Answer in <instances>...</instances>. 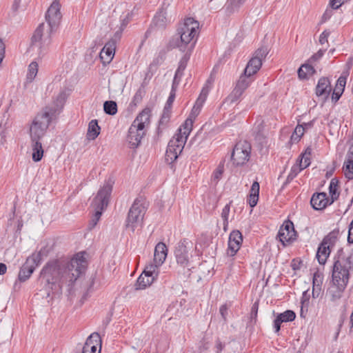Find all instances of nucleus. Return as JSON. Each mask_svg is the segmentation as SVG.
I'll use <instances>...</instances> for the list:
<instances>
[{
	"label": "nucleus",
	"instance_id": "1",
	"mask_svg": "<svg viewBox=\"0 0 353 353\" xmlns=\"http://www.w3.org/2000/svg\"><path fill=\"white\" fill-rule=\"evenodd\" d=\"M61 5L54 0L46 14L47 23H41L34 30L31 38L30 49L36 51L39 56L43 55L51 43V35L58 28L62 14L60 12Z\"/></svg>",
	"mask_w": 353,
	"mask_h": 353
},
{
	"label": "nucleus",
	"instance_id": "2",
	"mask_svg": "<svg viewBox=\"0 0 353 353\" xmlns=\"http://www.w3.org/2000/svg\"><path fill=\"white\" fill-rule=\"evenodd\" d=\"M38 283L41 288V290H44L47 296L61 294L64 283H67L68 287L72 286L69 285L68 272L65 264L59 259L46 263L40 272Z\"/></svg>",
	"mask_w": 353,
	"mask_h": 353
},
{
	"label": "nucleus",
	"instance_id": "3",
	"mask_svg": "<svg viewBox=\"0 0 353 353\" xmlns=\"http://www.w3.org/2000/svg\"><path fill=\"white\" fill-rule=\"evenodd\" d=\"M199 27V22L194 18H186L177 28V37H173L169 41L167 45L168 50L179 48L181 51H185V47L198 36Z\"/></svg>",
	"mask_w": 353,
	"mask_h": 353
},
{
	"label": "nucleus",
	"instance_id": "4",
	"mask_svg": "<svg viewBox=\"0 0 353 353\" xmlns=\"http://www.w3.org/2000/svg\"><path fill=\"white\" fill-rule=\"evenodd\" d=\"M151 110L144 108L136 117L128 130L127 142L130 148H137L146 134L145 128L150 123Z\"/></svg>",
	"mask_w": 353,
	"mask_h": 353
},
{
	"label": "nucleus",
	"instance_id": "5",
	"mask_svg": "<svg viewBox=\"0 0 353 353\" xmlns=\"http://www.w3.org/2000/svg\"><path fill=\"white\" fill-rule=\"evenodd\" d=\"M55 111L51 108H43L37 114L29 125L30 139H41L45 136L50 124L56 119Z\"/></svg>",
	"mask_w": 353,
	"mask_h": 353
},
{
	"label": "nucleus",
	"instance_id": "6",
	"mask_svg": "<svg viewBox=\"0 0 353 353\" xmlns=\"http://www.w3.org/2000/svg\"><path fill=\"white\" fill-rule=\"evenodd\" d=\"M332 270V283H340L347 285L350 280V271L353 268V250L347 257L334 259Z\"/></svg>",
	"mask_w": 353,
	"mask_h": 353
},
{
	"label": "nucleus",
	"instance_id": "7",
	"mask_svg": "<svg viewBox=\"0 0 353 353\" xmlns=\"http://www.w3.org/2000/svg\"><path fill=\"white\" fill-rule=\"evenodd\" d=\"M147 208L143 196H139L134 200L128 214L125 225L127 229L134 232L137 227L141 225Z\"/></svg>",
	"mask_w": 353,
	"mask_h": 353
},
{
	"label": "nucleus",
	"instance_id": "8",
	"mask_svg": "<svg viewBox=\"0 0 353 353\" xmlns=\"http://www.w3.org/2000/svg\"><path fill=\"white\" fill-rule=\"evenodd\" d=\"M86 261L83 252L77 253L65 264L68 272L69 285H72L85 270Z\"/></svg>",
	"mask_w": 353,
	"mask_h": 353
},
{
	"label": "nucleus",
	"instance_id": "9",
	"mask_svg": "<svg viewBox=\"0 0 353 353\" xmlns=\"http://www.w3.org/2000/svg\"><path fill=\"white\" fill-rule=\"evenodd\" d=\"M251 145L246 141H241L234 145L231 154V160L236 166L244 165L250 157Z\"/></svg>",
	"mask_w": 353,
	"mask_h": 353
},
{
	"label": "nucleus",
	"instance_id": "10",
	"mask_svg": "<svg viewBox=\"0 0 353 353\" xmlns=\"http://www.w3.org/2000/svg\"><path fill=\"white\" fill-rule=\"evenodd\" d=\"M112 190V185L110 183H105L103 186L98 191L97 195L94 197L91 207L94 212L99 211L102 213L104 209L108 205L109 199Z\"/></svg>",
	"mask_w": 353,
	"mask_h": 353
},
{
	"label": "nucleus",
	"instance_id": "11",
	"mask_svg": "<svg viewBox=\"0 0 353 353\" xmlns=\"http://www.w3.org/2000/svg\"><path fill=\"white\" fill-rule=\"evenodd\" d=\"M192 129V121L191 119H187L182 126L179 129V133L173 137L170 141H175L172 145L174 150L173 152H176V154L179 155L184 147L188 137Z\"/></svg>",
	"mask_w": 353,
	"mask_h": 353
},
{
	"label": "nucleus",
	"instance_id": "12",
	"mask_svg": "<svg viewBox=\"0 0 353 353\" xmlns=\"http://www.w3.org/2000/svg\"><path fill=\"white\" fill-rule=\"evenodd\" d=\"M268 54L267 47H261L255 51L253 57L248 61L245 68V74L253 75L256 74L262 65L263 59Z\"/></svg>",
	"mask_w": 353,
	"mask_h": 353
},
{
	"label": "nucleus",
	"instance_id": "13",
	"mask_svg": "<svg viewBox=\"0 0 353 353\" xmlns=\"http://www.w3.org/2000/svg\"><path fill=\"white\" fill-rule=\"evenodd\" d=\"M251 76L252 75L245 74V72L242 75H241L239 79L237 81L236 87L230 95L231 102L236 101L241 96L245 90L248 87L252 81V80L250 79Z\"/></svg>",
	"mask_w": 353,
	"mask_h": 353
},
{
	"label": "nucleus",
	"instance_id": "14",
	"mask_svg": "<svg viewBox=\"0 0 353 353\" xmlns=\"http://www.w3.org/2000/svg\"><path fill=\"white\" fill-rule=\"evenodd\" d=\"M187 241L183 239L176 245L174 251L176 260L178 264L185 268L188 267L189 257L188 250L187 248Z\"/></svg>",
	"mask_w": 353,
	"mask_h": 353
},
{
	"label": "nucleus",
	"instance_id": "15",
	"mask_svg": "<svg viewBox=\"0 0 353 353\" xmlns=\"http://www.w3.org/2000/svg\"><path fill=\"white\" fill-rule=\"evenodd\" d=\"M243 236L239 230L232 231L229 236L228 254L234 256L241 248Z\"/></svg>",
	"mask_w": 353,
	"mask_h": 353
},
{
	"label": "nucleus",
	"instance_id": "16",
	"mask_svg": "<svg viewBox=\"0 0 353 353\" xmlns=\"http://www.w3.org/2000/svg\"><path fill=\"white\" fill-rule=\"evenodd\" d=\"M330 202L325 192L314 193L310 200V204L315 210H323L328 205H331Z\"/></svg>",
	"mask_w": 353,
	"mask_h": 353
},
{
	"label": "nucleus",
	"instance_id": "17",
	"mask_svg": "<svg viewBox=\"0 0 353 353\" xmlns=\"http://www.w3.org/2000/svg\"><path fill=\"white\" fill-rule=\"evenodd\" d=\"M98 345L101 347V337L97 332H94L88 337L82 349L90 353H98ZM99 350H101V347Z\"/></svg>",
	"mask_w": 353,
	"mask_h": 353
},
{
	"label": "nucleus",
	"instance_id": "18",
	"mask_svg": "<svg viewBox=\"0 0 353 353\" xmlns=\"http://www.w3.org/2000/svg\"><path fill=\"white\" fill-rule=\"evenodd\" d=\"M34 271V267L30 266V265H27V262L26 261L20 268L18 274V281H17L14 285V289H19L20 283L26 281L30 277Z\"/></svg>",
	"mask_w": 353,
	"mask_h": 353
},
{
	"label": "nucleus",
	"instance_id": "19",
	"mask_svg": "<svg viewBox=\"0 0 353 353\" xmlns=\"http://www.w3.org/2000/svg\"><path fill=\"white\" fill-rule=\"evenodd\" d=\"M332 90L329 79L326 77H321L316 87V94L318 97H323L326 99Z\"/></svg>",
	"mask_w": 353,
	"mask_h": 353
},
{
	"label": "nucleus",
	"instance_id": "20",
	"mask_svg": "<svg viewBox=\"0 0 353 353\" xmlns=\"http://www.w3.org/2000/svg\"><path fill=\"white\" fill-rule=\"evenodd\" d=\"M347 285H343L340 283H332V285L327 290V294L330 297L332 302L339 301L343 295Z\"/></svg>",
	"mask_w": 353,
	"mask_h": 353
},
{
	"label": "nucleus",
	"instance_id": "21",
	"mask_svg": "<svg viewBox=\"0 0 353 353\" xmlns=\"http://www.w3.org/2000/svg\"><path fill=\"white\" fill-rule=\"evenodd\" d=\"M168 254V248L164 243L159 242L154 248V262L162 265Z\"/></svg>",
	"mask_w": 353,
	"mask_h": 353
},
{
	"label": "nucleus",
	"instance_id": "22",
	"mask_svg": "<svg viewBox=\"0 0 353 353\" xmlns=\"http://www.w3.org/2000/svg\"><path fill=\"white\" fill-rule=\"evenodd\" d=\"M67 94L65 91H61L53 103L50 105L46 106L45 108H51L54 109L55 111V118L57 119L58 114L60 113L63 104L67 99Z\"/></svg>",
	"mask_w": 353,
	"mask_h": 353
},
{
	"label": "nucleus",
	"instance_id": "23",
	"mask_svg": "<svg viewBox=\"0 0 353 353\" xmlns=\"http://www.w3.org/2000/svg\"><path fill=\"white\" fill-rule=\"evenodd\" d=\"M31 148L32 150V160L34 162H39L43 156V149L42 147L41 139H30Z\"/></svg>",
	"mask_w": 353,
	"mask_h": 353
},
{
	"label": "nucleus",
	"instance_id": "24",
	"mask_svg": "<svg viewBox=\"0 0 353 353\" xmlns=\"http://www.w3.org/2000/svg\"><path fill=\"white\" fill-rule=\"evenodd\" d=\"M330 253L331 248L321 242L317 249L316 254L318 262L321 265H324L326 263L327 259L329 257Z\"/></svg>",
	"mask_w": 353,
	"mask_h": 353
},
{
	"label": "nucleus",
	"instance_id": "25",
	"mask_svg": "<svg viewBox=\"0 0 353 353\" xmlns=\"http://www.w3.org/2000/svg\"><path fill=\"white\" fill-rule=\"evenodd\" d=\"M259 183L257 181H254L251 186L248 198V203L251 208H254L257 204L259 196Z\"/></svg>",
	"mask_w": 353,
	"mask_h": 353
},
{
	"label": "nucleus",
	"instance_id": "26",
	"mask_svg": "<svg viewBox=\"0 0 353 353\" xmlns=\"http://www.w3.org/2000/svg\"><path fill=\"white\" fill-rule=\"evenodd\" d=\"M165 59V52L161 51L159 55L155 57L152 62L150 64L148 67V71L145 74V79H150L154 71L157 69L159 65L161 64Z\"/></svg>",
	"mask_w": 353,
	"mask_h": 353
},
{
	"label": "nucleus",
	"instance_id": "27",
	"mask_svg": "<svg viewBox=\"0 0 353 353\" xmlns=\"http://www.w3.org/2000/svg\"><path fill=\"white\" fill-rule=\"evenodd\" d=\"M296 236V232L295 230H290V232H284L281 230H279L277 238H279V241L285 246L288 243L292 242Z\"/></svg>",
	"mask_w": 353,
	"mask_h": 353
},
{
	"label": "nucleus",
	"instance_id": "28",
	"mask_svg": "<svg viewBox=\"0 0 353 353\" xmlns=\"http://www.w3.org/2000/svg\"><path fill=\"white\" fill-rule=\"evenodd\" d=\"M101 128L98 125V121L96 119L92 120L88 125L87 132L88 139L90 140H94L100 133Z\"/></svg>",
	"mask_w": 353,
	"mask_h": 353
},
{
	"label": "nucleus",
	"instance_id": "29",
	"mask_svg": "<svg viewBox=\"0 0 353 353\" xmlns=\"http://www.w3.org/2000/svg\"><path fill=\"white\" fill-rule=\"evenodd\" d=\"M339 234V230L338 228L334 229L332 231H331L330 233H328L323 238V239L321 242L323 243L324 244L327 245V246H329L330 248H332V247L334 246V245L337 241Z\"/></svg>",
	"mask_w": 353,
	"mask_h": 353
},
{
	"label": "nucleus",
	"instance_id": "30",
	"mask_svg": "<svg viewBox=\"0 0 353 353\" xmlns=\"http://www.w3.org/2000/svg\"><path fill=\"white\" fill-rule=\"evenodd\" d=\"M339 181L336 178L331 179L329 185V193L331 196L330 203L332 204L334 201L337 200L339 196V192H338Z\"/></svg>",
	"mask_w": 353,
	"mask_h": 353
},
{
	"label": "nucleus",
	"instance_id": "31",
	"mask_svg": "<svg viewBox=\"0 0 353 353\" xmlns=\"http://www.w3.org/2000/svg\"><path fill=\"white\" fill-rule=\"evenodd\" d=\"M298 76L301 79H305L307 75H312L315 72L314 68L309 64L302 65L298 70Z\"/></svg>",
	"mask_w": 353,
	"mask_h": 353
},
{
	"label": "nucleus",
	"instance_id": "32",
	"mask_svg": "<svg viewBox=\"0 0 353 353\" xmlns=\"http://www.w3.org/2000/svg\"><path fill=\"white\" fill-rule=\"evenodd\" d=\"M175 141H170L165 152V161L168 163H172L179 157L176 152H173V145Z\"/></svg>",
	"mask_w": 353,
	"mask_h": 353
},
{
	"label": "nucleus",
	"instance_id": "33",
	"mask_svg": "<svg viewBox=\"0 0 353 353\" xmlns=\"http://www.w3.org/2000/svg\"><path fill=\"white\" fill-rule=\"evenodd\" d=\"M167 12L164 8H162L154 16V23L157 26L159 27H164L167 19H166Z\"/></svg>",
	"mask_w": 353,
	"mask_h": 353
},
{
	"label": "nucleus",
	"instance_id": "34",
	"mask_svg": "<svg viewBox=\"0 0 353 353\" xmlns=\"http://www.w3.org/2000/svg\"><path fill=\"white\" fill-rule=\"evenodd\" d=\"M190 52H187L184 54V56L181 58V59L179 62V67L175 72L174 80L178 77H181L183 74V72L185 70V68H186L187 63L190 59Z\"/></svg>",
	"mask_w": 353,
	"mask_h": 353
},
{
	"label": "nucleus",
	"instance_id": "35",
	"mask_svg": "<svg viewBox=\"0 0 353 353\" xmlns=\"http://www.w3.org/2000/svg\"><path fill=\"white\" fill-rule=\"evenodd\" d=\"M152 283V279L147 278L141 274L137 279L135 288L136 290H142L150 286Z\"/></svg>",
	"mask_w": 353,
	"mask_h": 353
},
{
	"label": "nucleus",
	"instance_id": "36",
	"mask_svg": "<svg viewBox=\"0 0 353 353\" xmlns=\"http://www.w3.org/2000/svg\"><path fill=\"white\" fill-rule=\"evenodd\" d=\"M42 260L41 250L38 253H34L30 256L28 257L26 259L27 265H30V266H33L34 269L40 264Z\"/></svg>",
	"mask_w": 353,
	"mask_h": 353
},
{
	"label": "nucleus",
	"instance_id": "37",
	"mask_svg": "<svg viewBox=\"0 0 353 353\" xmlns=\"http://www.w3.org/2000/svg\"><path fill=\"white\" fill-rule=\"evenodd\" d=\"M103 110L105 114L114 115L117 112V104L114 101H106L103 103Z\"/></svg>",
	"mask_w": 353,
	"mask_h": 353
},
{
	"label": "nucleus",
	"instance_id": "38",
	"mask_svg": "<svg viewBox=\"0 0 353 353\" xmlns=\"http://www.w3.org/2000/svg\"><path fill=\"white\" fill-rule=\"evenodd\" d=\"M343 169L345 177L349 180H353V160L347 159Z\"/></svg>",
	"mask_w": 353,
	"mask_h": 353
},
{
	"label": "nucleus",
	"instance_id": "39",
	"mask_svg": "<svg viewBox=\"0 0 353 353\" xmlns=\"http://www.w3.org/2000/svg\"><path fill=\"white\" fill-rule=\"evenodd\" d=\"M276 317L281 320L282 323L291 322L295 319L296 314L294 311L288 310L284 312L279 314Z\"/></svg>",
	"mask_w": 353,
	"mask_h": 353
},
{
	"label": "nucleus",
	"instance_id": "40",
	"mask_svg": "<svg viewBox=\"0 0 353 353\" xmlns=\"http://www.w3.org/2000/svg\"><path fill=\"white\" fill-rule=\"evenodd\" d=\"M38 72V63L36 61H32L28 66V71L27 74V80L32 82Z\"/></svg>",
	"mask_w": 353,
	"mask_h": 353
},
{
	"label": "nucleus",
	"instance_id": "41",
	"mask_svg": "<svg viewBox=\"0 0 353 353\" xmlns=\"http://www.w3.org/2000/svg\"><path fill=\"white\" fill-rule=\"evenodd\" d=\"M301 170L302 169L298 165H294L287 176L283 185H286L287 184L290 183Z\"/></svg>",
	"mask_w": 353,
	"mask_h": 353
},
{
	"label": "nucleus",
	"instance_id": "42",
	"mask_svg": "<svg viewBox=\"0 0 353 353\" xmlns=\"http://www.w3.org/2000/svg\"><path fill=\"white\" fill-rule=\"evenodd\" d=\"M203 104L202 103L200 102V101H196L194 105L193 106L192 109V111H191V113L189 116V117L188 119H191L192 121H193V120L198 116V114H199L201 110V108L203 106Z\"/></svg>",
	"mask_w": 353,
	"mask_h": 353
},
{
	"label": "nucleus",
	"instance_id": "43",
	"mask_svg": "<svg viewBox=\"0 0 353 353\" xmlns=\"http://www.w3.org/2000/svg\"><path fill=\"white\" fill-rule=\"evenodd\" d=\"M114 54V51L109 50L108 48H103L100 52V57L101 59H108L107 61L110 62L112 59Z\"/></svg>",
	"mask_w": 353,
	"mask_h": 353
},
{
	"label": "nucleus",
	"instance_id": "44",
	"mask_svg": "<svg viewBox=\"0 0 353 353\" xmlns=\"http://www.w3.org/2000/svg\"><path fill=\"white\" fill-rule=\"evenodd\" d=\"M230 203L229 204H227L222 210V212H221V217L223 220V222H224V229L225 230V228L228 225V216H229V213H230Z\"/></svg>",
	"mask_w": 353,
	"mask_h": 353
},
{
	"label": "nucleus",
	"instance_id": "45",
	"mask_svg": "<svg viewBox=\"0 0 353 353\" xmlns=\"http://www.w3.org/2000/svg\"><path fill=\"white\" fill-rule=\"evenodd\" d=\"M102 213L99 211L94 212V216L92 219L90 221V223L89 224V229L92 230L93 228L95 227V225L97 224V222L101 218Z\"/></svg>",
	"mask_w": 353,
	"mask_h": 353
},
{
	"label": "nucleus",
	"instance_id": "46",
	"mask_svg": "<svg viewBox=\"0 0 353 353\" xmlns=\"http://www.w3.org/2000/svg\"><path fill=\"white\" fill-rule=\"evenodd\" d=\"M161 265H158V263H151L145 267V269L149 271V272L153 274L156 276L159 275V268Z\"/></svg>",
	"mask_w": 353,
	"mask_h": 353
},
{
	"label": "nucleus",
	"instance_id": "47",
	"mask_svg": "<svg viewBox=\"0 0 353 353\" xmlns=\"http://www.w3.org/2000/svg\"><path fill=\"white\" fill-rule=\"evenodd\" d=\"M171 115V110H167L163 109V114L161 115V119L159 121L160 125H164L166 124L170 118Z\"/></svg>",
	"mask_w": 353,
	"mask_h": 353
},
{
	"label": "nucleus",
	"instance_id": "48",
	"mask_svg": "<svg viewBox=\"0 0 353 353\" xmlns=\"http://www.w3.org/2000/svg\"><path fill=\"white\" fill-rule=\"evenodd\" d=\"M245 1V0H228V6H230L232 10H234L243 4Z\"/></svg>",
	"mask_w": 353,
	"mask_h": 353
},
{
	"label": "nucleus",
	"instance_id": "49",
	"mask_svg": "<svg viewBox=\"0 0 353 353\" xmlns=\"http://www.w3.org/2000/svg\"><path fill=\"white\" fill-rule=\"evenodd\" d=\"M223 170V163H221L213 173L214 179L216 181H219L222 176Z\"/></svg>",
	"mask_w": 353,
	"mask_h": 353
},
{
	"label": "nucleus",
	"instance_id": "50",
	"mask_svg": "<svg viewBox=\"0 0 353 353\" xmlns=\"http://www.w3.org/2000/svg\"><path fill=\"white\" fill-rule=\"evenodd\" d=\"M317 277H320V275L318 274V272L314 273L313 276V290H312V295L314 297H315V294H316V296L319 295V292L316 291V287L319 288V290H321V288L319 287V284H316L317 283Z\"/></svg>",
	"mask_w": 353,
	"mask_h": 353
},
{
	"label": "nucleus",
	"instance_id": "51",
	"mask_svg": "<svg viewBox=\"0 0 353 353\" xmlns=\"http://www.w3.org/2000/svg\"><path fill=\"white\" fill-rule=\"evenodd\" d=\"M343 92V90L335 87L332 94V100L336 102L340 99Z\"/></svg>",
	"mask_w": 353,
	"mask_h": 353
},
{
	"label": "nucleus",
	"instance_id": "52",
	"mask_svg": "<svg viewBox=\"0 0 353 353\" xmlns=\"http://www.w3.org/2000/svg\"><path fill=\"white\" fill-rule=\"evenodd\" d=\"M310 164V157L307 156H301V159L300 161L299 166L302 169H305L308 167Z\"/></svg>",
	"mask_w": 353,
	"mask_h": 353
},
{
	"label": "nucleus",
	"instance_id": "53",
	"mask_svg": "<svg viewBox=\"0 0 353 353\" xmlns=\"http://www.w3.org/2000/svg\"><path fill=\"white\" fill-rule=\"evenodd\" d=\"M279 230L287 232H290V230H294V224L291 221H285Z\"/></svg>",
	"mask_w": 353,
	"mask_h": 353
},
{
	"label": "nucleus",
	"instance_id": "54",
	"mask_svg": "<svg viewBox=\"0 0 353 353\" xmlns=\"http://www.w3.org/2000/svg\"><path fill=\"white\" fill-rule=\"evenodd\" d=\"M208 94V89L207 88L204 87L202 89L201 94L196 101H200L201 103H203L207 98Z\"/></svg>",
	"mask_w": 353,
	"mask_h": 353
},
{
	"label": "nucleus",
	"instance_id": "55",
	"mask_svg": "<svg viewBox=\"0 0 353 353\" xmlns=\"http://www.w3.org/2000/svg\"><path fill=\"white\" fill-rule=\"evenodd\" d=\"M228 307L225 304L222 305L219 308V312L223 318L224 322L227 321V316H228Z\"/></svg>",
	"mask_w": 353,
	"mask_h": 353
},
{
	"label": "nucleus",
	"instance_id": "56",
	"mask_svg": "<svg viewBox=\"0 0 353 353\" xmlns=\"http://www.w3.org/2000/svg\"><path fill=\"white\" fill-rule=\"evenodd\" d=\"M175 97H176V88L174 86V81L172 86L170 93V96L166 102H168L169 103L172 104L174 101Z\"/></svg>",
	"mask_w": 353,
	"mask_h": 353
},
{
	"label": "nucleus",
	"instance_id": "57",
	"mask_svg": "<svg viewBox=\"0 0 353 353\" xmlns=\"http://www.w3.org/2000/svg\"><path fill=\"white\" fill-rule=\"evenodd\" d=\"M345 83L346 78L343 77H340L336 81V85L335 87L344 90Z\"/></svg>",
	"mask_w": 353,
	"mask_h": 353
},
{
	"label": "nucleus",
	"instance_id": "58",
	"mask_svg": "<svg viewBox=\"0 0 353 353\" xmlns=\"http://www.w3.org/2000/svg\"><path fill=\"white\" fill-rule=\"evenodd\" d=\"M116 44H117V41L112 38L110 41H108L105 43V45L104 46L103 48H108L109 50H111L115 52Z\"/></svg>",
	"mask_w": 353,
	"mask_h": 353
},
{
	"label": "nucleus",
	"instance_id": "59",
	"mask_svg": "<svg viewBox=\"0 0 353 353\" xmlns=\"http://www.w3.org/2000/svg\"><path fill=\"white\" fill-rule=\"evenodd\" d=\"M332 15V10L331 9H327L321 17V23H325L327 21Z\"/></svg>",
	"mask_w": 353,
	"mask_h": 353
},
{
	"label": "nucleus",
	"instance_id": "60",
	"mask_svg": "<svg viewBox=\"0 0 353 353\" xmlns=\"http://www.w3.org/2000/svg\"><path fill=\"white\" fill-rule=\"evenodd\" d=\"M330 35V32H327L326 30L323 31L319 37V42L321 44H324L327 42V37Z\"/></svg>",
	"mask_w": 353,
	"mask_h": 353
},
{
	"label": "nucleus",
	"instance_id": "61",
	"mask_svg": "<svg viewBox=\"0 0 353 353\" xmlns=\"http://www.w3.org/2000/svg\"><path fill=\"white\" fill-rule=\"evenodd\" d=\"M125 28V24H123V26H120L119 29L117 30L116 32L114 33V37L112 39H115L117 41H119L121 39L122 32Z\"/></svg>",
	"mask_w": 353,
	"mask_h": 353
},
{
	"label": "nucleus",
	"instance_id": "62",
	"mask_svg": "<svg viewBox=\"0 0 353 353\" xmlns=\"http://www.w3.org/2000/svg\"><path fill=\"white\" fill-rule=\"evenodd\" d=\"M258 308H259V303L258 302H255L251 309V318L252 319H256L257 316V312H258Z\"/></svg>",
	"mask_w": 353,
	"mask_h": 353
},
{
	"label": "nucleus",
	"instance_id": "63",
	"mask_svg": "<svg viewBox=\"0 0 353 353\" xmlns=\"http://www.w3.org/2000/svg\"><path fill=\"white\" fill-rule=\"evenodd\" d=\"M224 347L225 345L222 343V342L219 339H217L216 341L214 348L216 353H221V351L223 350Z\"/></svg>",
	"mask_w": 353,
	"mask_h": 353
},
{
	"label": "nucleus",
	"instance_id": "64",
	"mask_svg": "<svg viewBox=\"0 0 353 353\" xmlns=\"http://www.w3.org/2000/svg\"><path fill=\"white\" fill-rule=\"evenodd\" d=\"M343 0H330V5L333 9H338L341 4Z\"/></svg>",
	"mask_w": 353,
	"mask_h": 353
}]
</instances>
